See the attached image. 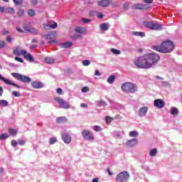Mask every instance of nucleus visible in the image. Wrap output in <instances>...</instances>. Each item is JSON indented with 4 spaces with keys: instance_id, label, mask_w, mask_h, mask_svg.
Wrapping results in <instances>:
<instances>
[{
    "instance_id": "obj_38",
    "label": "nucleus",
    "mask_w": 182,
    "mask_h": 182,
    "mask_svg": "<svg viewBox=\"0 0 182 182\" xmlns=\"http://www.w3.org/2000/svg\"><path fill=\"white\" fill-rule=\"evenodd\" d=\"M9 137V135L7 134H2L0 135V140H6V139H8Z\"/></svg>"
},
{
    "instance_id": "obj_64",
    "label": "nucleus",
    "mask_w": 182,
    "mask_h": 182,
    "mask_svg": "<svg viewBox=\"0 0 182 182\" xmlns=\"http://www.w3.org/2000/svg\"><path fill=\"white\" fill-rule=\"evenodd\" d=\"M145 4H153V0H144Z\"/></svg>"
},
{
    "instance_id": "obj_25",
    "label": "nucleus",
    "mask_w": 182,
    "mask_h": 182,
    "mask_svg": "<svg viewBox=\"0 0 182 182\" xmlns=\"http://www.w3.org/2000/svg\"><path fill=\"white\" fill-rule=\"evenodd\" d=\"M73 43L70 41L65 42L61 45V48L64 49H68V48H70L72 46Z\"/></svg>"
},
{
    "instance_id": "obj_6",
    "label": "nucleus",
    "mask_w": 182,
    "mask_h": 182,
    "mask_svg": "<svg viewBox=\"0 0 182 182\" xmlns=\"http://www.w3.org/2000/svg\"><path fill=\"white\" fill-rule=\"evenodd\" d=\"M58 105H60V107L63 109H70V104L68 102L65 101V100L60 98V97H56L54 99Z\"/></svg>"
},
{
    "instance_id": "obj_27",
    "label": "nucleus",
    "mask_w": 182,
    "mask_h": 182,
    "mask_svg": "<svg viewBox=\"0 0 182 182\" xmlns=\"http://www.w3.org/2000/svg\"><path fill=\"white\" fill-rule=\"evenodd\" d=\"M31 33V35H39V31L36 28H30V33Z\"/></svg>"
},
{
    "instance_id": "obj_52",
    "label": "nucleus",
    "mask_w": 182,
    "mask_h": 182,
    "mask_svg": "<svg viewBox=\"0 0 182 182\" xmlns=\"http://www.w3.org/2000/svg\"><path fill=\"white\" fill-rule=\"evenodd\" d=\"M80 36H80L79 34H74L71 38L74 41H76V39H77L78 38H80Z\"/></svg>"
},
{
    "instance_id": "obj_23",
    "label": "nucleus",
    "mask_w": 182,
    "mask_h": 182,
    "mask_svg": "<svg viewBox=\"0 0 182 182\" xmlns=\"http://www.w3.org/2000/svg\"><path fill=\"white\" fill-rule=\"evenodd\" d=\"M153 50H156V52H160V53H163V49L161 44L160 46H152Z\"/></svg>"
},
{
    "instance_id": "obj_26",
    "label": "nucleus",
    "mask_w": 182,
    "mask_h": 182,
    "mask_svg": "<svg viewBox=\"0 0 182 182\" xmlns=\"http://www.w3.org/2000/svg\"><path fill=\"white\" fill-rule=\"evenodd\" d=\"M9 133L10 136H16L18 134V130L12 128H9Z\"/></svg>"
},
{
    "instance_id": "obj_62",
    "label": "nucleus",
    "mask_w": 182,
    "mask_h": 182,
    "mask_svg": "<svg viewBox=\"0 0 182 182\" xmlns=\"http://www.w3.org/2000/svg\"><path fill=\"white\" fill-rule=\"evenodd\" d=\"M103 14H102V13H100V14H98V15H97V18H99V19H102V18H103Z\"/></svg>"
},
{
    "instance_id": "obj_2",
    "label": "nucleus",
    "mask_w": 182,
    "mask_h": 182,
    "mask_svg": "<svg viewBox=\"0 0 182 182\" xmlns=\"http://www.w3.org/2000/svg\"><path fill=\"white\" fill-rule=\"evenodd\" d=\"M122 90L125 93H136L137 87L133 82H125L122 85Z\"/></svg>"
},
{
    "instance_id": "obj_63",
    "label": "nucleus",
    "mask_w": 182,
    "mask_h": 182,
    "mask_svg": "<svg viewBox=\"0 0 182 182\" xmlns=\"http://www.w3.org/2000/svg\"><path fill=\"white\" fill-rule=\"evenodd\" d=\"M95 75V76H101L102 74L100 73V72H99V70H96Z\"/></svg>"
},
{
    "instance_id": "obj_22",
    "label": "nucleus",
    "mask_w": 182,
    "mask_h": 182,
    "mask_svg": "<svg viewBox=\"0 0 182 182\" xmlns=\"http://www.w3.org/2000/svg\"><path fill=\"white\" fill-rule=\"evenodd\" d=\"M143 25L146 28L151 30V28L153 27V22L146 21L143 22Z\"/></svg>"
},
{
    "instance_id": "obj_57",
    "label": "nucleus",
    "mask_w": 182,
    "mask_h": 182,
    "mask_svg": "<svg viewBox=\"0 0 182 182\" xmlns=\"http://www.w3.org/2000/svg\"><path fill=\"white\" fill-rule=\"evenodd\" d=\"M6 41L9 43H11V42H12V37L11 36H8L6 37Z\"/></svg>"
},
{
    "instance_id": "obj_58",
    "label": "nucleus",
    "mask_w": 182,
    "mask_h": 182,
    "mask_svg": "<svg viewBox=\"0 0 182 182\" xmlns=\"http://www.w3.org/2000/svg\"><path fill=\"white\" fill-rule=\"evenodd\" d=\"M18 144H20V146H23L26 142H25V141H23V140H19V141H18Z\"/></svg>"
},
{
    "instance_id": "obj_13",
    "label": "nucleus",
    "mask_w": 182,
    "mask_h": 182,
    "mask_svg": "<svg viewBox=\"0 0 182 182\" xmlns=\"http://www.w3.org/2000/svg\"><path fill=\"white\" fill-rule=\"evenodd\" d=\"M31 86L33 89H42V87H43V84L41 81H33L31 82Z\"/></svg>"
},
{
    "instance_id": "obj_37",
    "label": "nucleus",
    "mask_w": 182,
    "mask_h": 182,
    "mask_svg": "<svg viewBox=\"0 0 182 182\" xmlns=\"http://www.w3.org/2000/svg\"><path fill=\"white\" fill-rule=\"evenodd\" d=\"M52 36H53V33H50L44 36L45 39L46 40H50L52 39Z\"/></svg>"
},
{
    "instance_id": "obj_21",
    "label": "nucleus",
    "mask_w": 182,
    "mask_h": 182,
    "mask_svg": "<svg viewBox=\"0 0 182 182\" xmlns=\"http://www.w3.org/2000/svg\"><path fill=\"white\" fill-rule=\"evenodd\" d=\"M76 33H85L86 32V28L83 27H77L75 29Z\"/></svg>"
},
{
    "instance_id": "obj_50",
    "label": "nucleus",
    "mask_w": 182,
    "mask_h": 182,
    "mask_svg": "<svg viewBox=\"0 0 182 182\" xmlns=\"http://www.w3.org/2000/svg\"><path fill=\"white\" fill-rule=\"evenodd\" d=\"M12 95H14V96L15 97H21V94L16 91H13Z\"/></svg>"
},
{
    "instance_id": "obj_53",
    "label": "nucleus",
    "mask_w": 182,
    "mask_h": 182,
    "mask_svg": "<svg viewBox=\"0 0 182 182\" xmlns=\"http://www.w3.org/2000/svg\"><path fill=\"white\" fill-rule=\"evenodd\" d=\"M7 9L9 14H15V9L14 8H8Z\"/></svg>"
},
{
    "instance_id": "obj_55",
    "label": "nucleus",
    "mask_w": 182,
    "mask_h": 182,
    "mask_svg": "<svg viewBox=\"0 0 182 182\" xmlns=\"http://www.w3.org/2000/svg\"><path fill=\"white\" fill-rule=\"evenodd\" d=\"M82 22H84V23H89V22L92 21V20L89 18H82Z\"/></svg>"
},
{
    "instance_id": "obj_59",
    "label": "nucleus",
    "mask_w": 182,
    "mask_h": 182,
    "mask_svg": "<svg viewBox=\"0 0 182 182\" xmlns=\"http://www.w3.org/2000/svg\"><path fill=\"white\" fill-rule=\"evenodd\" d=\"M111 5L112 8H117V6H119V3H113Z\"/></svg>"
},
{
    "instance_id": "obj_20",
    "label": "nucleus",
    "mask_w": 182,
    "mask_h": 182,
    "mask_svg": "<svg viewBox=\"0 0 182 182\" xmlns=\"http://www.w3.org/2000/svg\"><path fill=\"white\" fill-rule=\"evenodd\" d=\"M14 55H16V56H21V55H23L22 50H21L19 46L16 47V49L14 50Z\"/></svg>"
},
{
    "instance_id": "obj_60",
    "label": "nucleus",
    "mask_w": 182,
    "mask_h": 182,
    "mask_svg": "<svg viewBox=\"0 0 182 182\" xmlns=\"http://www.w3.org/2000/svg\"><path fill=\"white\" fill-rule=\"evenodd\" d=\"M16 31L18 32H19L20 33H23V30H22V28H19V27H17L16 28Z\"/></svg>"
},
{
    "instance_id": "obj_11",
    "label": "nucleus",
    "mask_w": 182,
    "mask_h": 182,
    "mask_svg": "<svg viewBox=\"0 0 182 182\" xmlns=\"http://www.w3.org/2000/svg\"><path fill=\"white\" fill-rule=\"evenodd\" d=\"M23 56H24L25 59L26 60H29V62H33L35 59L33 58V56L31 53H26V50H22Z\"/></svg>"
},
{
    "instance_id": "obj_24",
    "label": "nucleus",
    "mask_w": 182,
    "mask_h": 182,
    "mask_svg": "<svg viewBox=\"0 0 182 182\" xmlns=\"http://www.w3.org/2000/svg\"><path fill=\"white\" fill-rule=\"evenodd\" d=\"M45 63H47L48 65H50V63H55V59L50 58V57H46L44 59Z\"/></svg>"
},
{
    "instance_id": "obj_46",
    "label": "nucleus",
    "mask_w": 182,
    "mask_h": 182,
    "mask_svg": "<svg viewBox=\"0 0 182 182\" xmlns=\"http://www.w3.org/2000/svg\"><path fill=\"white\" fill-rule=\"evenodd\" d=\"M83 66H89L90 65V61L89 60H85L82 61Z\"/></svg>"
},
{
    "instance_id": "obj_39",
    "label": "nucleus",
    "mask_w": 182,
    "mask_h": 182,
    "mask_svg": "<svg viewBox=\"0 0 182 182\" xmlns=\"http://www.w3.org/2000/svg\"><path fill=\"white\" fill-rule=\"evenodd\" d=\"M0 105L1 106L6 107V106H8L9 103H8V101H6L5 100H0Z\"/></svg>"
},
{
    "instance_id": "obj_49",
    "label": "nucleus",
    "mask_w": 182,
    "mask_h": 182,
    "mask_svg": "<svg viewBox=\"0 0 182 182\" xmlns=\"http://www.w3.org/2000/svg\"><path fill=\"white\" fill-rule=\"evenodd\" d=\"M6 46V43L4 41H0V49H2V48H5Z\"/></svg>"
},
{
    "instance_id": "obj_9",
    "label": "nucleus",
    "mask_w": 182,
    "mask_h": 182,
    "mask_svg": "<svg viewBox=\"0 0 182 182\" xmlns=\"http://www.w3.org/2000/svg\"><path fill=\"white\" fill-rule=\"evenodd\" d=\"M62 136V139L64 141V143H65V144H69V143H70V141H72V136H70V135L66 132H62L61 134Z\"/></svg>"
},
{
    "instance_id": "obj_28",
    "label": "nucleus",
    "mask_w": 182,
    "mask_h": 182,
    "mask_svg": "<svg viewBox=\"0 0 182 182\" xmlns=\"http://www.w3.org/2000/svg\"><path fill=\"white\" fill-rule=\"evenodd\" d=\"M133 35H134L135 36H141V38H144L146 33L141 31H136V32H134Z\"/></svg>"
},
{
    "instance_id": "obj_1",
    "label": "nucleus",
    "mask_w": 182,
    "mask_h": 182,
    "mask_svg": "<svg viewBox=\"0 0 182 182\" xmlns=\"http://www.w3.org/2000/svg\"><path fill=\"white\" fill-rule=\"evenodd\" d=\"M160 61V55L157 53H147L136 58L134 63L139 69H151L154 65Z\"/></svg>"
},
{
    "instance_id": "obj_16",
    "label": "nucleus",
    "mask_w": 182,
    "mask_h": 182,
    "mask_svg": "<svg viewBox=\"0 0 182 182\" xmlns=\"http://www.w3.org/2000/svg\"><path fill=\"white\" fill-rule=\"evenodd\" d=\"M148 111H149V107H141L138 112L139 116H140V117H143L144 116H146V114H147Z\"/></svg>"
},
{
    "instance_id": "obj_48",
    "label": "nucleus",
    "mask_w": 182,
    "mask_h": 182,
    "mask_svg": "<svg viewBox=\"0 0 182 182\" xmlns=\"http://www.w3.org/2000/svg\"><path fill=\"white\" fill-rule=\"evenodd\" d=\"M57 141L56 138L52 137L50 139L49 144H55V143Z\"/></svg>"
},
{
    "instance_id": "obj_8",
    "label": "nucleus",
    "mask_w": 182,
    "mask_h": 182,
    "mask_svg": "<svg viewBox=\"0 0 182 182\" xmlns=\"http://www.w3.org/2000/svg\"><path fill=\"white\" fill-rule=\"evenodd\" d=\"M154 106L158 109H163L166 106V102L161 99L155 100L154 102Z\"/></svg>"
},
{
    "instance_id": "obj_36",
    "label": "nucleus",
    "mask_w": 182,
    "mask_h": 182,
    "mask_svg": "<svg viewBox=\"0 0 182 182\" xmlns=\"http://www.w3.org/2000/svg\"><path fill=\"white\" fill-rule=\"evenodd\" d=\"M111 52L114 54V55H120L121 52L119 50H117L116 48H111Z\"/></svg>"
},
{
    "instance_id": "obj_61",
    "label": "nucleus",
    "mask_w": 182,
    "mask_h": 182,
    "mask_svg": "<svg viewBox=\"0 0 182 182\" xmlns=\"http://www.w3.org/2000/svg\"><path fill=\"white\" fill-rule=\"evenodd\" d=\"M80 107H82V108L87 107V104L82 103V104H80Z\"/></svg>"
},
{
    "instance_id": "obj_56",
    "label": "nucleus",
    "mask_w": 182,
    "mask_h": 182,
    "mask_svg": "<svg viewBox=\"0 0 182 182\" xmlns=\"http://www.w3.org/2000/svg\"><path fill=\"white\" fill-rule=\"evenodd\" d=\"M18 145V142H16V140H11V146H13V147H16V146Z\"/></svg>"
},
{
    "instance_id": "obj_10",
    "label": "nucleus",
    "mask_w": 182,
    "mask_h": 182,
    "mask_svg": "<svg viewBox=\"0 0 182 182\" xmlns=\"http://www.w3.org/2000/svg\"><path fill=\"white\" fill-rule=\"evenodd\" d=\"M99 6L102 8H106L112 4V0H102L97 2Z\"/></svg>"
},
{
    "instance_id": "obj_44",
    "label": "nucleus",
    "mask_w": 182,
    "mask_h": 182,
    "mask_svg": "<svg viewBox=\"0 0 182 182\" xmlns=\"http://www.w3.org/2000/svg\"><path fill=\"white\" fill-rule=\"evenodd\" d=\"M129 8V3H125L122 6V9H124V11H128Z\"/></svg>"
},
{
    "instance_id": "obj_17",
    "label": "nucleus",
    "mask_w": 182,
    "mask_h": 182,
    "mask_svg": "<svg viewBox=\"0 0 182 182\" xmlns=\"http://www.w3.org/2000/svg\"><path fill=\"white\" fill-rule=\"evenodd\" d=\"M162 29H163V25L157 23H152L151 31H162Z\"/></svg>"
},
{
    "instance_id": "obj_31",
    "label": "nucleus",
    "mask_w": 182,
    "mask_h": 182,
    "mask_svg": "<svg viewBox=\"0 0 182 182\" xmlns=\"http://www.w3.org/2000/svg\"><path fill=\"white\" fill-rule=\"evenodd\" d=\"M31 28L26 25L23 26V32L24 33H29L31 32Z\"/></svg>"
},
{
    "instance_id": "obj_4",
    "label": "nucleus",
    "mask_w": 182,
    "mask_h": 182,
    "mask_svg": "<svg viewBox=\"0 0 182 182\" xmlns=\"http://www.w3.org/2000/svg\"><path fill=\"white\" fill-rule=\"evenodd\" d=\"M11 76L15 77V79L17 80L23 82V83H31V82H32V79H31V77L26 75H22L18 73H12Z\"/></svg>"
},
{
    "instance_id": "obj_14",
    "label": "nucleus",
    "mask_w": 182,
    "mask_h": 182,
    "mask_svg": "<svg viewBox=\"0 0 182 182\" xmlns=\"http://www.w3.org/2000/svg\"><path fill=\"white\" fill-rule=\"evenodd\" d=\"M0 80H2L3 82H4V83H6V85H10L11 86H15L16 87H18V89H19V87H21V86L16 85L14 82H12L11 81L8 80L5 77H2V75H0Z\"/></svg>"
},
{
    "instance_id": "obj_54",
    "label": "nucleus",
    "mask_w": 182,
    "mask_h": 182,
    "mask_svg": "<svg viewBox=\"0 0 182 182\" xmlns=\"http://www.w3.org/2000/svg\"><path fill=\"white\" fill-rule=\"evenodd\" d=\"M15 60L17 62H20V63H23V60L19 57H15Z\"/></svg>"
},
{
    "instance_id": "obj_35",
    "label": "nucleus",
    "mask_w": 182,
    "mask_h": 182,
    "mask_svg": "<svg viewBox=\"0 0 182 182\" xmlns=\"http://www.w3.org/2000/svg\"><path fill=\"white\" fill-rule=\"evenodd\" d=\"M100 28L102 31H108L109 27L107 26V23H102L100 25Z\"/></svg>"
},
{
    "instance_id": "obj_30",
    "label": "nucleus",
    "mask_w": 182,
    "mask_h": 182,
    "mask_svg": "<svg viewBox=\"0 0 182 182\" xmlns=\"http://www.w3.org/2000/svg\"><path fill=\"white\" fill-rule=\"evenodd\" d=\"M157 154V149H153L149 151V155L151 157H156V155Z\"/></svg>"
},
{
    "instance_id": "obj_7",
    "label": "nucleus",
    "mask_w": 182,
    "mask_h": 182,
    "mask_svg": "<svg viewBox=\"0 0 182 182\" xmlns=\"http://www.w3.org/2000/svg\"><path fill=\"white\" fill-rule=\"evenodd\" d=\"M82 136L85 140H88L89 141L92 140H95V136H93V133H92L90 130L82 131Z\"/></svg>"
},
{
    "instance_id": "obj_51",
    "label": "nucleus",
    "mask_w": 182,
    "mask_h": 182,
    "mask_svg": "<svg viewBox=\"0 0 182 182\" xmlns=\"http://www.w3.org/2000/svg\"><path fill=\"white\" fill-rule=\"evenodd\" d=\"M38 0H31V4L33 6H36L38 5Z\"/></svg>"
},
{
    "instance_id": "obj_33",
    "label": "nucleus",
    "mask_w": 182,
    "mask_h": 182,
    "mask_svg": "<svg viewBox=\"0 0 182 182\" xmlns=\"http://www.w3.org/2000/svg\"><path fill=\"white\" fill-rule=\"evenodd\" d=\"M139 136V132L136 131H132L129 132V137H137Z\"/></svg>"
},
{
    "instance_id": "obj_19",
    "label": "nucleus",
    "mask_w": 182,
    "mask_h": 182,
    "mask_svg": "<svg viewBox=\"0 0 182 182\" xmlns=\"http://www.w3.org/2000/svg\"><path fill=\"white\" fill-rule=\"evenodd\" d=\"M55 122L58 124L68 123V118L65 117H59L56 118Z\"/></svg>"
},
{
    "instance_id": "obj_41",
    "label": "nucleus",
    "mask_w": 182,
    "mask_h": 182,
    "mask_svg": "<svg viewBox=\"0 0 182 182\" xmlns=\"http://www.w3.org/2000/svg\"><path fill=\"white\" fill-rule=\"evenodd\" d=\"M93 130H95V132H102V127L95 125L94 127H92Z\"/></svg>"
},
{
    "instance_id": "obj_34",
    "label": "nucleus",
    "mask_w": 182,
    "mask_h": 182,
    "mask_svg": "<svg viewBox=\"0 0 182 182\" xmlns=\"http://www.w3.org/2000/svg\"><path fill=\"white\" fill-rule=\"evenodd\" d=\"M28 16H35L36 15V14L35 13V10L33 9H29L28 11Z\"/></svg>"
},
{
    "instance_id": "obj_42",
    "label": "nucleus",
    "mask_w": 182,
    "mask_h": 182,
    "mask_svg": "<svg viewBox=\"0 0 182 182\" xmlns=\"http://www.w3.org/2000/svg\"><path fill=\"white\" fill-rule=\"evenodd\" d=\"M112 120H113V118L112 117H107L105 118L106 123H107L108 124H110V123H112Z\"/></svg>"
},
{
    "instance_id": "obj_15",
    "label": "nucleus",
    "mask_w": 182,
    "mask_h": 182,
    "mask_svg": "<svg viewBox=\"0 0 182 182\" xmlns=\"http://www.w3.org/2000/svg\"><path fill=\"white\" fill-rule=\"evenodd\" d=\"M139 143V140L137 139H129L127 143V147H134Z\"/></svg>"
},
{
    "instance_id": "obj_40",
    "label": "nucleus",
    "mask_w": 182,
    "mask_h": 182,
    "mask_svg": "<svg viewBox=\"0 0 182 182\" xmlns=\"http://www.w3.org/2000/svg\"><path fill=\"white\" fill-rule=\"evenodd\" d=\"M15 5H22L23 4V0H13Z\"/></svg>"
},
{
    "instance_id": "obj_3",
    "label": "nucleus",
    "mask_w": 182,
    "mask_h": 182,
    "mask_svg": "<svg viewBox=\"0 0 182 182\" xmlns=\"http://www.w3.org/2000/svg\"><path fill=\"white\" fill-rule=\"evenodd\" d=\"M162 53H170L174 50V43L171 41H166L161 43Z\"/></svg>"
},
{
    "instance_id": "obj_32",
    "label": "nucleus",
    "mask_w": 182,
    "mask_h": 182,
    "mask_svg": "<svg viewBox=\"0 0 182 182\" xmlns=\"http://www.w3.org/2000/svg\"><path fill=\"white\" fill-rule=\"evenodd\" d=\"M171 114H172L173 116H176L178 114V109L176 107H172L171 109Z\"/></svg>"
},
{
    "instance_id": "obj_43",
    "label": "nucleus",
    "mask_w": 182,
    "mask_h": 182,
    "mask_svg": "<svg viewBox=\"0 0 182 182\" xmlns=\"http://www.w3.org/2000/svg\"><path fill=\"white\" fill-rule=\"evenodd\" d=\"M18 16H23L25 15V10L21 9L17 13Z\"/></svg>"
},
{
    "instance_id": "obj_47",
    "label": "nucleus",
    "mask_w": 182,
    "mask_h": 182,
    "mask_svg": "<svg viewBox=\"0 0 182 182\" xmlns=\"http://www.w3.org/2000/svg\"><path fill=\"white\" fill-rule=\"evenodd\" d=\"M89 87H83L81 90V92H82V93H87V92H89Z\"/></svg>"
},
{
    "instance_id": "obj_5",
    "label": "nucleus",
    "mask_w": 182,
    "mask_h": 182,
    "mask_svg": "<svg viewBox=\"0 0 182 182\" xmlns=\"http://www.w3.org/2000/svg\"><path fill=\"white\" fill-rule=\"evenodd\" d=\"M130 178V174L127 171H122L117 175L116 181L117 182H127Z\"/></svg>"
},
{
    "instance_id": "obj_12",
    "label": "nucleus",
    "mask_w": 182,
    "mask_h": 182,
    "mask_svg": "<svg viewBox=\"0 0 182 182\" xmlns=\"http://www.w3.org/2000/svg\"><path fill=\"white\" fill-rule=\"evenodd\" d=\"M132 9H141L143 11H146V10L149 9V7L144 4H134L132 6Z\"/></svg>"
},
{
    "instance_id": "obj_18",
    "label": "nucleus",
    "mask_w": 182,
    "mask_h": 182,
    "mask_svg": "<svg viewBox=\"0 0 182 182\" xmlns=\"http://www.w3.org/2000/svg\"><path fill=\"white\" fill-rule=\"evenodd\" d=\"M44 29H56L58 23L54 22L53 24H43Z\"/></svg>"
},
{
    "instance_id": "obj_45",
    "label": "nucleus",
    "mask_w": 182,
    "mask_h": 182,
    "mask_svg": "<svg viewBox=\"0 0 182 182\" xmlns=\"http://www.w3.org/2000/svg\"><path fill=\"white\" fill-rule=\"evenodd\" d=\"M107 104L106 103V102L103 101V100H101V101H99L98 102V106L102 107V106H107Z\"/></svg>"
},
{
    "instance_id": "obj_29",
    "label": "nucleus",
    "mask_w": 182,
    "mask_h": 182,
    "mask_svg": "<svg viewBox=\"0 0 182 182\" xmlns=\"http://www.w3.org/2000/svg\"><path fill=\"white\" fill-rule=\"evenodd\" d=\"M115 80H116V76H114V75H110V76L107 78V82H108V83H109L110 85H112V83H113Z\"/></svg>"
}]
</instances>
